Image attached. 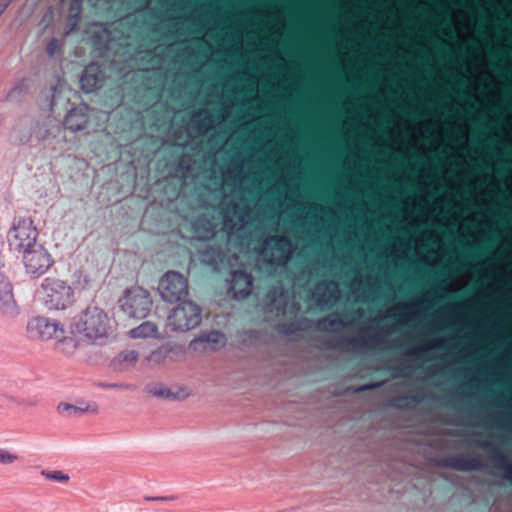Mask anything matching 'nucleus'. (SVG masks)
<instances>
[{"instance_id":"obj_47","label":"nucleus","mask_w":512,"mask_h":512,"mask_svg":"<svg viewBox=\"0 0 512 512\" xmlns=\"http://www.w3.org/2000/svg\"><path fill=\"white\" fill-rule=\"evenodd\" d=\"M448 309H450V310H454V309H455V305H454V304L449 305V306H448Z\"/></svg>"},{"instance_id":"obj_11","label":"nucleus","mask_w":512,"mask_h":512,"mask_svg":"<svg viewBox=\"0 0 512 512\" xmlns=\"http://www.w3.org/2000/svg\"><path fill=\"white\" fill-rule=\"evenodd\" d=\"M105 72L97 63L87 65L82 73L80 84L86 93L93 92L101 88L104 84Z\"/></svg>"},{"instance_id":"obj_29","label":"nucleus","mask_w":512,"mask_h":512,"mask_svg":"<svg viewBox=\"0 0 512 512\" xmlns=\"http://www.w3.org/2000/svg\"><path fill=\"white\" fill-rule=\"evenodd\" d=\"M148 392L157 397V398H163V399H174L175 395L173 392H171L168 388L161 384L153 385L148 387Z\"/></svg>"},{"instance_id":"obj_5","label":"nucleus","mask_w":512,"mask_h":512,"mask_svg":"<svg viewBox=\"0 0 512 512\" xmlns=\"http://www.w3.org/2000/svg\"><path fill=\"white\" fill-rule=\"evenodd\" d=\"M38 232L30 218H19L9 230L7 239L11 250L23 253L37 245Z\"/></svg>"},{"instance_id":"obj_9","label":"nucleus","mask_w":512,"mask_h":512,"mask_svg":"<svg viewBox=\"0 0 512 512\" xmlns=\"http://www.w3.org/2000/svg\"><path fill=\"white\" fill-rule=\"evenodd\" d=\"M26 330L30 338L39 340L56 339L65 333L58 321L43 316L31 318Z\"/></svg>"},{"instance_id":"obj_8","label":"nucleus","mask_w":512,"mask_h":512,"mask_svg":"<svg viewBox=\"0 0 512 512\" xmlns=\"http://www.w3.org/2000/svg\"><path fill=\"white\" fill-rule=\"evenodd\" d=\"M158 290L163 300L177 302L187 295L188 281L181 273L168 271L160 280Z\"/></svg>"},{"instance_id":"obj_7","label":"nucleus","mask_w":512,"mask_h":512,"mask_svg":"<svg viewBox=\"0 0 512 512\" xmlns=\"http://www.w3.org/2000/svg\"><path fill=\"white\" fill-rule=\"evenodd\" d=\"M293 242L286 235H272L263 241L262 255L271 265L285 266L291 259Z\"/></svg>"},{"instance_id":"obj_34","label":"nucleus","mask_w":512,"mask_h":512,"mask_svg":"<svg viewBox=\"0 0 512 512\" xmlns=\"http://www.w3.org/2000/svg\"><path fill=\"white\" fill-rule=\"evenodd\" d=\"M99 386L104 389L118 388V389L133 390L135 388L134 385L129 384V383H100Z\"/></svg>"},{"instance_id":"obj_36","label":"nucleus","mask_w":512,"mask_h":512,"mask_svg":"<svg viewBox=\"0 0 512 512\" xmlns=\"http://www.w3.org/2000/svg\"><path fill=\"white\" fill-rule=\"evenodd\" d=\"M175 496H158V497H151V496H145V501H158V502H168L175 500Z\"/></svg>"},{"instance_id":"obj_2","label":"nucleus","mask_w":512,"mask_h":512,"mask_svg":"<svg viewBox=\"0 0 512 512\" xmlns=\"http://www.w3.org/2000/svg\"><path fill=\"white\" fill-rule=\"evenodd\" d=\"M71 333L87 344H101L109 337L110 320L97 306H88L73 318Z\"/></svg>"},{"instance_id":"obj_41","label":"nucleus","mask_w":512,"mask_h":512,"mask_svg":"<svg viewBox=\"0 0 512 512\" xmlns=\"http://www.w3.org/2000/svg\"><path fill=\"white\" fill-rule=\"evenodd\" d=\"M414 316L413 313H409V314H406V315H401L399 318H398V321L399 322H407L410 318H412Z\"/></svg>"},{"instance_id":"obj_3","label":"nucleus","mask_w":512,"mask_h":512,"mask_svg":"<svg viewBox=\"0 0 512 512\" xmlns=\"http://www.w3.org/2000/svg\"><path fill=\"white\" fill-rule=\"evenodd\" d=\"M41 294L42 303L49 310H65L74 303L73 288L59 278H45Z\"/></svg>"},{"instance_id":"obj_32","label":"nucleus","mask_w":512,"mask_h":512,"mask_svg":"<svg viewBox=\"0 0 512 512\" xmlns=\"http://www.w3.org/2000/svg\"><path fill=\"white\" fill-rule=\"evenodd\" d=\"M441 345H442L441 341L433 340L431 345L425 344V345H422L420 347L409 348L406 351V354L409 355V356H417L421 351H428L432 347H440Z\"/></svg>"},{"instance_id":"obj_45","label":"nucleus","mask_w":512,"mask_h":512,"mask_svg":"<svg viewBox=\"0 0 512 512\" xmlns=\"http://www.w3.org/2000/svg\"><path fill=\"white\" fill-rule=\"evenodd\" d=\"M353 313L356 314L358 317H360L362 315V312L360 309L354 310Z\"/></svg>"},{"instance_id":"obj_37","label":"nucleus","mask_w":512,"mask_h":512,"mask_svg":"<svg viewBox=\"0 0 512 512\" xmlns=\"http://www.w3.org/2000/svg\"><path fill=\"white\" fill-rule=\"evenodd\" d=\"M279 330L285 334H290L298 330V327L296 326L295 323H288L281 325L279 327Z\"/></svg>"},{"instance_id":"obj_48","label":"nucleus","mask_w":512,"mask_h":512,"mask_svg":"<svg viewBox=\"0 0 512 512\" xmlns=\"http://www.w3.org/2000/svg\"><path fill=\"white\" fill-rule=\"evenodd\" d=\"M441 283H443V282L439 281V280L434 281V284L437 285V286L440 285Z\"/></svg>"},{"instance_id":"obj_10","label":"nucleus","mask_w":512,"mask_h":512,"mask_svg":"<svg viewBox=\"0 0 512 512\" xmlns=\"http://www.w3.org/2000/svg\"><path fill=\"white\" fill-rule=\"evenodd\" d=\"M23 254V263L27 273L32 275H42L52 265L51 255L40 244L25 251Z\"/></svg>"},{"instance_id":"obj_26","label":"nucleus","mask_w":512,"mask_h":512,"mask_svg":"<svg viewBox=\"0 0 512 512\" xmlns=\"http://www.w3.org/2000/svg\"><path fill=\"white\" fill-rule=\"evenodd\" d=\"M219 256V251L211 246H207L205 249L200 250V260L202 263L207 265L217 264Z\"/></svg>"},{"instance_id":"obj_44","label":"nucleus","mask_w":512,"mask_h":512,"mask_svg":"<svg viewBox=\"0 0 512 512\" xmlns=\"http://www.w3.org/2000/svg\"><path fill=\"white\" fill-rule=\"evenodd\" d=\"M75 7H77V9H80V2L75 1V2L72 4V7H71V8H72V10H73Z\"/></svg>"},{"instance_id":"obj_39","label":"nucleus","mask_w":512,"mask_h":512,"mask_svg":"<svg viewBox=\"0 0 512 512\" xmlns=\"http://www.w3.org/2000/svg\"><path fill=\"white\" fill-rule=\"evenodd\" d=\"M380 386V383H375V384H365L363 386H361L358 391H366V390H371V389H374L376 387H379Z\"/></svg>"},{"instance_id":"obj_33","label":"nucleus","mask_w":512,"mask_h":512,"mask_svg":"<svg viewBox=\"0 0 512 512\" xmlns=\"http://www.w3.org/2000/svg\"><path fill=\"white\" fill-rule=\"evenodd\" d=\"M27 89V84L24 80L18 82L7 94L9 100H15L18 98L24 90Z\"/></svg>"},{"instance_id":"obj_23","label":"nucleus","mask_w":512,"mask_h":512,"mask_svg":"<svg viewBox=\"0 0 512 512\" xmlns=\"http://www.w3.org/2000/svg\"><path fill=\"white\" fill-rule=\"evenodd\" d=\"M157 333V327L150 321H145L139 326L130 330V336L132 338H147L153 337Z\"/></svg>"},{"instance_id":"obj_17","label":"nucleus","mask_w":512,"mask_h":512,"mask_svg":"<svg viewBox=\"0 0 512 512\" xmlns=\"http://www.w3.org/2000/svg\"><path fill=\"white\" fill-rule=\"evenodd\" d=\"M369 341L371 342H382L383 338L381 335H372L370 337L366 336H357L352 338L340 337L330 346L336 349H344L348 345H351L353 348H365L369 346Z\"/></svg>"},{"instance_id":"obj_4","label":"nucleus","mask_w":512,"mask_h":512,"mask_svg":"<svg viewBox=\"0 0 512 512\" xmlns=\"http://www.w3.org/2000/svg\"><path fill=\"white\" fill-rule=\"evenodd\" d=\"M169 325L175 331H188L196 328L202 320V309L191 300H180L169 317Z\"/></svg>"},{"instance_id":"obj_15","label":"nucleus","mask_w":512,"mask_h":512,"mask_svg":"<svg viewBox=\"0 0 512 512\" xmlns=\"http://www.w3.org/2000/svg\"><path fill=\"white\" fill-rule=\"evenodd\" d=\"M253 286L252 276L241 270L232 273V284L230 291H234L236 298H246L250 295Z\"/></svg>"},{"instance_id":"obj_16","label":"nucleus","mask_w":512,"mask_h":512,"mask_svg":"<svg viewBox=\"0 0 512 512\" xmlns=\"http://www.w3.org/2000/svg\"><path fill=\"white\" fill-rule=\"evenodd\" d=\"M480 446L493 453L497 467L503 471V478L512 485V461L509 460L508 456L490 442L481 443Z\"/></svg>"},{"instance_id":"obj_22","label":"nucleus","mask_w":512,"mask_h":512,"mask_svg":"<svg viewBox=\"0 0 512 512\" xmlns=\"http://www.w3.org/2000/svg\"><path fill=\"white\" fill-rule=\"evenodd\" d=\"M56 348L61 353L70 356L75 353L79 345V339L77 337L65 336V333L59 338L55 339Z\"/></svg>"},{"instance_id":"obj_46","label":"nucleus","mask_w":512,"mask_h":512,"mask_svg":"<svg viewBox=\"0 0 512 512\" xmlns=\"http://www.w3.org/2000/svg\"><path fill=\"white\" fill-rule=\"evenodd\" d=\"M365 285L369 288V290H372L373 284L371 282H366Z\"/></svg>"},{"instance_id":"obj_13","label":"nucleus","mask_w":512,"mask_h":512,"mask_svg":"<svg viewBox=\"0 0 512 512\" xmlns=\"http://www.w3.org/2000/svg\"><path fill=\"white\" fill-rule=\"evenodd\" d=\"M0 311L3 314L14 315L17 305L13 296V287L7 276L0 271Z\"/></svg>"},{"instance_id":"obj_25","label":"nucleus","mask_w":512,"mask_h":512,"mask_svg":"<svg viewBox=\"0 0 512 512\" xmlns=\"http://www.w3.org/2000/svg\"><path fill=\"white\" fill-rule=\"evenodd\" d=\"M198 340L202 343L219 344L224 346L226 343V336L223 332L212 330L201 333Z\"/></svg>"},{"instance_id":"obj_27","label":"nucleus","mask_w":512,"mask_h":512,"mask_svg":"<svg viewBox=\"0 0 512 512\" xmlns=\"http://www.w3.org/2000/svg\"><path fill=\"white\" fill-rule=\"evenodd\" d=\"M41 475L47 480L59 483H67L70 479L69 475L61 470H42Z\"/></svg>"},{"instance_id":"obj_6","label":"nucleus","mask_w":512,"mask_h":512,"mask_svg":"<svg viewBox=\"0 0 512 512\" xmlns=\"http://www.w3.org/2000/svg\"><path fill=\"white\" fill-rule=\"evenodd\" d=\"M122 311L131 318H145L152 307V299L147 290L140 286H133L127 289L122 298L119 299Z\"/></svg>"},{"instance_id":"obj_51","label":"nucleus","mask_w":512,"mask_h":512,"mask_svg":"<svg viewBox=\"0 0 512 512\" xmlns=\"http://www.w3.org/2000/svg\"><path fill=\"white\" fill-rule=\"evenodd\" d=\"M278 11H279L280 13H283V12H284V9H283V8H279V9H278Z\"/></svg>"},{"instance_id":"obj_31","label":"nucleus","mask_w":512,"mask_h":512,"mask_svg":"<svg viewBox=\"0 0 512 512\" xmlns=\"http://www.w3.org/2000/svg\"><path fill=\"white\" fill-rule=\"evenodd\" d=\"M165 358H166V352L164 350H162L161 348H157V349L151 351L145 357V360L148 363L160 364L165 360Z\"/></svg>"},{"instance_id":"obj_40","label":"nucleus","mask_w":512,"mask_h":512,"mask_svg":"<svg viewBox=\"0 0 512 512\" xmlns=\"http://www.w3.org/2000/svg\"><path fill=\"white\" fill-rule=\"evenodd\" d=\"M3 248H4V241H3L2 234L0 233V267L4 266V260H3V256H2Z\"/></svg>"},{"instance_id":"obj_30","label":"nucleus","mask_w":512,"mask_h":512,"mask_svg":"<svg viewBox=\"0 0 512 512\" xmlns=\"http://www.w3.org/2000/svg\"><path fill=\"white\" fill-rule=\"evenodd\" d=\"M63 41L58 38H52L46 47V51L49 57H54L57 54L62 52L63 49Z\"/></svg>"},{"instance_id":"obj_28","label":"nucleus","mask_w":512,"mask_h":512,"mask_svg":"<svg viewBox=\"0 0 512 512\" xmlns=\"http://www.w3.org/2000/svg\"><path fill=\"white\" fill-rule=\"evenodd\" d=\"M20 460V456L7 448L0 447V465L10 466Z\"/></svg>"},{"instance_id":"obj_42","label":"nucleus","mask_w":512,"mask_h":512,"mask_svg":"<svg viewBox=\"0 0 512 512\" xmlns=\"http://www.w3.org/2000/svg\"><path fill=\"white\" fill-rule=\"evenodd\" d=\"M398 245H399L400 247H402V248H408L410 244H409V241H408V240H406V239H404V238H403V239H399V241H398Z\"/></svg>"},{"instance_id":"obj_35","label":"nucleus","mask_w":512,"mask_h":512,"mask_svg":"<svg viewBox=\"0 0 512 512\" xmlns=\"http://www.w3.org/2000/svg\"><path fill=\"white\" fill-rule=\"evenodd\" d=\"M58 411L61 412V413L62 412H67V413L70 414L72 412H74V413L83 412V409L78 408V407H76V406H74L72 404H69V403H60L58 405Z\"/></svg>"},{"instance_id":"obj_43","label":"nucleus","mask_w":512,"mask_h":512,"mask_svg":"<svg viewBox=\"0 0 512 512\" xmlns=\"http://www.w3.org/2000/svg\"><path fill=\"white\" fill-rule=\"evenodd\" d=\"M459 13H460V14H461L465 19H467V20H469V21L471 20V17H470V15H469V13H468V12H466L465 10H459Z\"/></svg>"},{"instance_id":"obj_24","label":"nucleus","mask_w":512,"mask_h":512,"mask_svg":"<svg viewBox=\"0 0 512 512\" xmlns=\"http://www.w3.org/2000/svg\"><path fill=\"white\" fill-rule=\"evenodd\" d=\"M192 121L198 131H207L213 122V115L206 111H198L192 116Z\"/></svg>"},{"instance_id":"obj_18","label":"nucleus","mask_w":512,"mask_h":512,"mask_svg":"<svg viewBox=\"0 0 512 512\" xmlns=\"http://www.w3.org/2000/svg\"><path fill=\"white\" fill-rule=\"evenodd\" d=\"M138 359L139 353L135 350H123L113 358L111 367L118 372L127 371L135 366Z\"/></svg>"},{"instance_id":"obj_49","label":"nucleus","mask_w":512,"mask_h":512,"mask_svg":"<svg viewBox=\"0 0 512 512\" xmlns=\"http://www.w3.org/2000/svg\"><path fill=\"white\" fill-rule=\"evenodd\" d=\"M6 8V4L2 5L1 9H0V14L3 12V10Z\"/></svg>"},{"instance_id":"obj_21","label":"nucleus","mask_w":512,"mask_h":512,"mask_svg":"<svg viewBox=\"0 0 512 512\" xmlns=\"http://www.w3.org/2000/svg\"><path fill=\"white\" fill-rule=\"evenodd\" d=\"M424 400V395L421 392L409 395H400L394 397L390 405L397 409L411 408L413 404L421 403Z\"/></svg>"},{"instance_id":"obj_14","label":"nucleus","mask_w":512,"mask_h":512,"mask_svg":"<svg viewBox=\"0 0 512 512\" xmlns=\"http://www.w3.org/2000/svg\"><path fill=\"white\" fill-rule=\"evenodd\" d=\"M89 107L86 104H80L72 108L66 115L64 125L71 131L84 130L89 122Z\"/></svg>"},{"instance_id":"obj_38","label":"nucleus","mask_w":512,"mask_h":512,"mask_svg":"<svg viewBox=\"0 0 512 512\" xmlns=\"http://www.w3.org/2000/svg\"><path fill=\"white\" fill-rule=\"evenodd\" d=\"M56 92H57V88L56 87H53L52 88V95H51V102H50V108L51 110L53 111L54 110V106L56 105Z\"/></svg>"},{"instance_id":"obj_12","label":"nucleus","mask_w":512,"mask_h":512,"mask_svg":"<svg viewBox=\"0 0 512 512\" xmlns=\"http://www.w3.org/2000/svg\"><path fill=\"white\" fill-rule=\"evenodd\" d=\"M442 464L462 472L481 471L483 468L479 458L469 455L449 456L442 460Z\"/></svg>"},{"instance_id":"obj_50","label":"nucleus","mask_w":512,"mask_h":512,"mask_svg":"<svg viewBox=\"0 0 512 512\" xmlns=\"http://www.w3.org/2000/svg\"><path fill=\"white\" fill-rule=\"evenodd\" d=\"M491 81H492L494 84H496V83H497V80H496V78H494V77H492V80H491Z\"/></svg>"},{"instance_id":"obj_19","label":"nucleus","mask_w":512,"mask_h":512,"mask_svg":"<svg viewBox=\"0 0 512 512\" xmlns=\"http://www.w3.org/2000/svg\"><path fill=\"white\" fill-rule=\"evenodd\" d=\"M323 285H324V283H322V282L318 283L315 288V291L313 294H314V298L316 299V301L318 303H328L329 301H331L332 303H335L336 301H338V299L340 297L339 284L334 280H331L325 284V289L329 293L328 297L326 296L325 292L319 291L321 286H323Z\"/></svg>"},{"instance_id":"obj_20","label":"nucleus","mask_w":512,"mask_h":512,"mask_svg":"<svg viewBox=\"0 0 512 512\" xmlns=\"http://www.w3.org/2000/svg\"><path fill=\"white\" fill-rule=\"evenodd\" d=\"M348 325H350V323L344 321L338 313H332L318 319L315 328L320 332H330L336 326L346 327Z\"/></svg>"},{"instance_id":"obj_1","label":"nucleus","mask_w":512,"mask_h":512,"mask_svg":"<svg viewBox=\"0 0 512 512\" xmlns=\"http://www.w3.org/2000/svg\"><path fill=\"white\" fill-rule=\"evenodd\" d=\"M10 139L16 144H27L34 139L46 147L56 150L65 142V128L58 119L52 116L37 120L23 118L12 129Z\"/></svg>"}]
</instances>
